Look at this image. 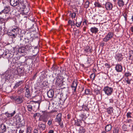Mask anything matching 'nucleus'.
<instances>
[{
    "mask_svg": "<svg viewBox=\"0 0 133 133\" xmlns=\"http://www.w3.org/2000/svg\"><path fill=\"white\" fill-rule=\"evenodd\" d=\"M119 131V129L118 127H115L113 130V133H118Z\"/></svg>",
    "mask_w": 133,
    "mask_h": 133,
    "instance_id": "36",
    "label": "nucleus"
},
{
    "mask_svg": "<svg viewBox=\"0 0 133 133\" xmlns=\"http://www.w3.org/2000/svg\"><path fill=\"white\" fill-rule=\"evenodd\" d=\"M78 0H70V2L75 3L76 2H77Z\"/></svg>",
    "mask_w": 133,
    "mask_h": 133,
    "instance_id": "61",
    "label": "nucleus"
},
{
    "mask_svg": "<svg viewBox=\"0 0 133 133\" xmlns=\"http://www.w3.org/2000/svg\"><path fill=\"white\" fill-rule=\"evenodd\" d=\"M45 124L41 123L38 124V127L37 129L39 130L40 133H41L43 131L45 130Z\"/></svg>",
    "mask_w": 133,
    "mask_h": 133,
    "instance_id": "9",
    "label": "nucleus"
},
{
    "mask_svg": "<svg viewBox=\"0 0 133 133\" xmlns=\"http://www.w3.org/2000/svg\"><path fill=\"white\" fill-rule=\"evenodd\" d=\"M113 110L112 107H109L107 109V112L108 114H110L113 112Z\"/></svg>",
    "mask_w": 133,
    "mask_h": 133,
    "instance_id": "29",
    "label": "nucleus"
},
{
    "mask_svg": "<svg viewBox=\"0 0 133 133\" xmlns=\"http://www.w3.org/2000/svg\"><path fill=\"white\" fill-rule=\"evenodd\" d=\"M48 96L49 98L53 97L54 95V91L52 90H50L47 92Z\"/></svg>",
    "mask_w": 133,
    "mask_h": 133,
    "instance_id": "18",
    "label": "nucleus"
},
{
    "mask_svg": "<svg viewBox=\"0 0 133 133\" xmlns=\"http://www.w3.org/2000/svg\"><path fill=\"white\" fill-rule=\"evenodd\" d=\"M26 51V48L24 47H22L19 48L17 51V53H22Z\"/></svg>",
    "mask_w": 133,
    "mask_h": 133,
    "instance_id": "21",
    "label": "nucleus"
},
{
    "mask_svg": "<svg viewBox=\"0 0 133 133\" xmlns=\"http://www.w3.org/2000/svg\"><path fill=\"white\" fill-rule=\"evenodd\" d=\"M9 49L10 51L12 52V53H13L14 52V47H12L11 46V45L10 46H9Z\"/></svg>",
    "mask_w": 133,
    "mask_h": 133,
    "instance_id": "54",
    "label": "nucleus"
},
{
    "mask_svg": "<svg viewBox=\"0 0 133 133\" xmlns=\"http://www.w3.org/2000/svg\"><path fill=\"white\" fill-rule=\"evenodd\" d=\"M8 8L6 7L3 10V13L5 14H8Z\"/></svg>",
    "mask_w": 133,
    "mask_h": 133,
    "instance_id": "48",
    "label": "nucleus"
},
{
    "mask_svg": "<svg viewBox=\"0 0 133 133\" xmlns=\"http://www.w3.org/2000/svg\"><path fill=\"white\" fill-rule=\"evenodd\" d=\"M114 36V33L112 32H109L103 39V40L105 42H107L111 39Z\"/></svg>",
    "mask_w": 133,
    "mask_h": 133,
    "instance_id": "6",
    "label": "nucleus"
},
{
    "mask_svg": "<svg viewBox=\"0 0 133 133\" xmlns=\"http://www.w3.org/2000/svg\"><path fill=\"white\" fill-rule=\"evenodd\" d=\"M18 3L16 6L18 9L21 10L25 8L26 5L24 3V2L23 0H19L18 1Z\"/></svg>",
    "mask_w": 133,
    "mask_h": 133,
    "instance_id": "7",
    "label": "nucleus"
},
{
    "mask_svg": "<svg viewBox=\"0 0 133 133\" xmlns=\"http://www.w3.org/2000/svg\"><path fill=\"white\" fill-rule=\"evenodd\" d=\"M41 115L40 113H36L35 114L33 115V117L34 118H35L37 116L39 117Z\"/></svg>",
    "mask_w": 133,
    "mask_h": 133,
    "instance_id": "51",
    "label": "nucleus"
},
{
    "mask_svg": "<svg viewBox=\"0 0 133 133\" xmlns=\"http://www.w3.org/2000/svg\"><path fill=\"white\" fill-rule=\"evenodd\" d=\"M76 22L75 23V25H76L77 27H79L81 25L82 22V21L77 22V21L76 20Z\"/></svg>",
    "mask_w": 133,
    "mask_h": 133,
    "instance_id": "39",
    "label": "nucleus"
},
{
    "mask_svg": "<svg viewBox=\"0 0 133 133\" xmlns=\"http://www.w3.org/2000/svg\"><path fill=\"white\" fill-rule=\"evenodd\" d=\"M77 84L76 82H75V80L73 81L72 85L71 86L72 90H74L73 91V93L74 94V92H76V89Z\"/></svg>",
    "mask_w": 133,
    "mask_h": 133,
    "instance_id": "11",
    "label": "nucleus"
},
{
    "mask_svg": "<svg viewBox=\"0 0 133 133\" xmlns=\"http://www.w3.org/2000/svg\"><path fill=\"white\" fill-rule=\"evenodd\" d=\"M17 60L16 58H14L12 59V62H13V63H17Z\"/></svg>",
    "mask_w": 133,
    "mask_h": 133,
    "instance_id": "60",
    "label": "nucleus"
},
{
    "mask_svg": "<svg viewBox=\"0 0 133 133\" xmlns=\"http://www.w3.org/2000/svg\"><path fill=\"white\" fill-rule=\"evenodd\" d=\"M60 78L58 76L57 77H56V83L58 84L60 83L61 82H60Z\"/></svg>",
    "mask_w": 133,
    "mask_h": 133,
    "instance_id": "43",
    "label": "nucleus"
},
{
    "mask_svg": "<svg viewBox=\"0 0 133 133\" xmlns=\"http://www.w3.org/2000/svg\"><path fill=\"white\" fill-rule=\"evenodd\" d=\"M90 3V2L88 1H87L85 2L84 5V7L87 9L89 7V5Z\"/></svg>",
    "mask_w": 133,
    "mask_h": 133,
    "instance_id": "35",
    "label": "nucleus"
},
{
    "mask_svg": "<svg viewBox=\"0 0 133 133\" xmlns=\"http://www.w3.org/2000/svg\"><path fill=\"white\" fill-rule=\"evenodd\" d=\"M68 25H70L72 26L75 25V23L74 21H72L70 20H69L68 22Z\"/></svg>",
    "mask_w": 133,
    "mask_h": 133,
    "instance_id": "31",
    "label": "nucleus"
},
{
    "mask_svg": "<svg viewBox=\"0 0 133 133\" xmlns=\"http://www.w3.org/2000/svg\"><path fill=\"white\" fill-rule=\"evenodd\" d=\"M85 130L83 128H80L79 130V133H84L85 132Z\"/></svg>",
    "mask_w": 133,
    "mask_h": 133,
    "instance_id": "42",
    "label": "nucleus"
},
{
    "mask_svg": "<svg viewBox=\"0 0 133 133\" xmlns=\"http://www.w3.org/2000/svg\"><path fill=\"white\" fill-rule=\"evenodd\" d=\"M24 89L23 88H21L20 89L18 90L17 91L18 94H20L22 92H24Z\"/></svg>",
    "mask_w": 133,
    "mask_h": 133,
    "instance_id": "41",
    "label": "nucleus"
},
{
    "mask_svg": "<svg viewBox=\"0 0 133 133\" xmlns=\"http://www.w3.org/2000/svg\"><path fill=\"white\" fill-rule=\"evenodd\" d=\"M8 121L5 120L0 127V133H4L6 131V127H8Z\"/></svg>",
    "mask_w": 133,
    "mask_h": 133,
    "instance_id": "4",
    "label": "nucleus"
},
{
    "mask_svg": "<svg viewBox=\"0 0 133 133\" xmlns=\"http://www.w3.org/2000/svg\"><path fill=\"white\" fill-rule=\"evenodd\" d=\"M115 58L118 61L120 62L123 59V57H122V54L120 53L116 55Z\"/></svg>",
    "mask_w": 133,
    "mask_h": 133,
    "instance_id": "15",
    "label": "nucleus"
},
{
    "mask_svg": "<svg viewBox=\"0 0 133 133\" xmlns=\"http://www.w3.org/2000/svg\"><path fill=\"white\" fill-rule=\"evenodd\" d=\"M24 88L26 91V92L25 93V96L26 97L29 98L30 96V91L29 88L28 87H26V86H25V87Z\"/></svg>",
    "mask_w": 133,
    "mask_h": 133,
    "instance_id": "14",
    "label": "nucleus"
},
{
    "mask_svg": "<svg viewBox=\"0 0 133 133\" xmlns=\"http://www.w3.org/2000/svg\"><path fill=\"white\" fill-rule=\"evenodd\" d=\"M81 122V121L80 120L78 121L77 120L75 121V125H76L77 126H80V123Z\"/></svg>",
    "mask_w": 133,
    "mask_h": 133,
    "instance_id": "38",
    "label": "nucleus"
},
{
    "mask_svg": "<svg viewBox=\"0 0 133 133\" xmlns=\"http://www.w3.org/2000/svg\"><path fill=\"white\" fill-rule=\"evenodd\" d=\"M131 73H130L129 72H125L124 74V75L125 76L128 77V76H131Z\"/></svg>",
    "mask_w": 133,
    "mask_h": 133,
    "instance_id": "52",
    "label": "nucleus"
},
{
    "mask_svg": "<svg viewBox=\"0 0 133 133\" xmlns=\"http://www.w3.org/2000/svg\"><path fill=\"white\" fill-rule=\"evenodd\" d=\"M14 120L12 118H9V128H11V127H14L15 128V127L13 125V124L14 123Z\"/></svg>",
    "mask_w": 133,
    "mask_h": 133,
    "instance_id": "16",
    "label": "nucleus"
},
{
    "mask_svg": "<svg viewBox=\"0 0 133 133\" xmlns=\"http://www.w3.org/2000/svg\"><path fill=\"white\" fill-rule=\"evenodd\" d=\"M84 52L85 54H88L91 53L92 51V48L90 47L89 46L87 45L84 48Z\"/></svg>",
    "mask_w": 133,
    "mask_h": 133,
    "instance_id": "10",
    "label": "nucleus"
},
{
    "mask_svg": "<svg viewBox=\"0 0 133 133\" xmlns=\"http://www.w3.org/2000/svg\"><path fill=\"white\" fill-rule=\"evenodd\" d=\"M15 118L16 120V122L17 123L21 122V119L20 117L18 115H16L15 116Z\"/></svg>",
    "mask_w": 133,
    "mask_h": 133,
    "instance_id": "33",
    "label": "nucleus"
},
{
    "mask_svg": "<svg viewBox=\"0 0 133 133\" xmlns=\"http://www.w3.org/2000/svg\"><path fill=\"white\" fill-rule=\"evenodd\" d=\"M117 4L120 7H122L124 5V2L123 0H118Z\"/></svg>",
    "mask_w": 133,
    "mask_h": 133,
    "instance_id": "23",
    "label": "nucleus"
},
{
    "mask_svg": "<svg viewBox=\"0 0 133 133\" xmlns=\"http://www.w3.org/2000/svg\"><path fill=\"white\" fill-rule=\"evenodd\" d=\"M125 81L128 84H130L131 83L130 81H131V79H129V78L127 77V78L125 79Z\"/></svg>",
    "mask_w": 133,
    "mask_h": 133,
    "instance_id": "55",
    "label": "nucleus"
},
{
    "mask_svg": "<svg viewBox=\"0 0 133 133\" xmlns=\"http://www.w3.org/2000/svg\"><path fill=\"white\" fill-rule=\"evenodd\" d=\"M76 16V13L75 12L72 13L71 14V17L72 18H74Z\"/></svg>",
    "mask_w": 133,
    "mask_h": 133,
    "instance_id": "58",
    "label": "nucleus"
},
{
    "mask_svg": "<svg viewBox=\"0 0 133 133\" xmlns=\"http://www.w3.org/2000/svg\"><path fill=\"white\" fill-rule=\"evenodd\" d=\"M16 97V96L15 95H13L12 96H10V97L12 100L11 101H15Z\"/></svg>",
    "mask_w": 133,
    "mask_h": 133,
    "instance_id": "40",
    "label": "nucleus"
},
{
    "mask_svg": "<svg viewBox=\"0 0 133 133\" xmlns=\"http://www.w3.org/2000/svg\"><path fill=\"white\" fill-rule=\"evenodd\" d=\"M17 72H18V73L21 74L23 72V70H22V69H21L20 68H18Z\"/></svg>",
    "mask_w": 133,
    "mask_h": 133,
    "instance_id": "47",
    "label": "nucleus"
},
{
    "mask_svg": "<svg viewBox=\"0 0 133 133\" xmlns=\"http://www.w3.org/2000/svg\"><path fill=\"white\" fill-rule=\"evenodd\" d=\"M18 29L16 26L11 27L9 29V36L11 37V38H15L16 35H17Z\"/></svg>",
    "mask_w": 133,
    "mask_h": 133,
    "instance_id": "1",
    "label": "nucleus"
},
{
    "mask_svg": "<svg viewBox=\"0 0 133 133\" xmlns=\"http://www.w3.org/2000/svg\"><path fill=\"white\" fill-rule=\"evenodd\" d=\"M126 125H124L123 126V129L124 131H126L127 130V128H126Z\"/></svg>",
    "mask_w": 133,
    "mask_h": 133,
    "instance_id": "63",
    "label": "nucleus"
},
{
    "mask_svg": "<svg viewBox=\"0 0 133 133\" xmlns=\"http://www.w3.org/2000/svg\"><path fill=\"white\" fill-rule=\"evenodd\" d=\"M123 15L124 17L125 20V21H127V14L126 12H125L123 14Z\"/></svg>",
    "mask_w": 133,
    "mask_h": 133,
    "instance_id": "53",
    "label": "nucleus"
},
{
    "mask_svg": "<svg viewBox=\"0 0 133 133\" xmlns=\"http://www.w3.org/2000/svg\"><path fill=\"white\" fill-rule=\"evenodd\" d=\"M4 21V19L3 18L0 17V23H2Z\"/></svg>",
    "mask_w": 133,
    "mask_h": 133,
    "instance_id": "64",
    "label": "nucleus"
},
{
    "mask_svg": "<svg viewBox=\"0 0 133 133\" xmlns=\"http://www.w3.org/2000/svg\"><path fill=\"white\" fill-rule=\"evenodd\" d=\"M89 115V114H81L79 115V117L81 120H82L83 121H84L88 116Z\"/></svg>",
    "mask_w": 133,
    "mask_h": 133,
    "instance_id": "13",
    "label": "nucleus"
},
{
    "mask_svg": "<svg viewBox=\"0 0 133 133\" xmlns=\"http://www.w3.org/2000/svg\"><path fill=\"white\" fill-rule=\"evenodd\" d=\"M62 114H58L56 116L55 119V121L58 123H60L61 121Z\"/></svg>",
    "mask_w": 133,
    "mask_h": 133,
    "instance_id": "20",
    "label": "nucleus"
},
{
    "mask_svg": "<svg viewBox=\"0 0 133 133\" xmlns=\"http://www.w3.org/2000/svg\"><path fill=\"white\" fill-rule=\"evenodd\" d=\"M24 82L23 81H21L17 82L15 83V85L14 87V88H15L21 86V84L23 83Z\"/></svg>",
    "mask_w": 133,
    "mask_h": 133,
    "instance_id": "26",
    "label": "nucleus"
},
{
    "mask_svg": "<svg viewBox=\"0 0 133 133\" xmlns=\"http://www.w3.org/2000/svg\"><path fill=\"white\" fill-rule=\"evenodd\" d=\"M30 102L31 103H32L34 102V103H32L34 108V109L33 110H37L39 109L40 104V103L39 101H30Z\"/></svg>",
    "mask_w": 133,
    "mask_h": 133,
    "instance_id": "8",
    "label": "nucleus"
},
{
    "mask_svg": "<svg viewBox=\"0 0 133 133\" xmlns=\"http://www.w3.org/2000/svg\"><path fill=\"white\" fill-rule=\"evenodd\" d=\"M15 113L16 111L15 110L13 112H11L10 113H9V118L10 117L13 116Z\"/></svg>",
    "mask_w": 133,
    "mask_h": 133,
    "instance_id": "44",
    "label": "nucleus"
},
{
    "mask_svg": "<svg viewBox=\"0 0 133 133\" xmlns=\"http://www.w3.org/2000/svg\"><path fill=\"white\" fill-rule=\"evenodd\" d=\"M115 69L116 71L118 72H120L122 71V66L120 64H117L116 65Z\"/></svg>",
    "mask_w": 133,
    "mask_h": 133,
    "instance_id": "19",
    "label": "nucleus"
},
{
    "mask_svg": "<svg viewBox=\"0 0 133 133\" xmlns=\"http://www.w3.org/2000/svg\"><path fill=\"white\" fill-rule=\"evenodd\" d=\"M24 124H19L17 126V128H21L22 127H23V126H24Z\"/></svg>",
    "mask_w": 133,
    "mask_h": 133,
    "instance_id": "57",
    "label": "nucleus"
},
{
    "mask_svg": "<svg viewBox=\"0 0 133 133\" xmlns=\"http://www.w3.org/2000/svg\"><path fill=\"white\" fill-rule=\"evenodd\" d=\"M95 74L94 73L92 74L90 76V78L94 80L95 79Z\"/></svg>",
    "mask_w": 133,
    "mask_h": 133,
    "instance_id": "45",
    "label": "nucleus"
},
{
    "mask_svg": "<svg viewBox=\"0 0 133 133\" xmlns=\"http://www.w3.org/2000/svg\"><path fill=\"white\" fill-rule=\"evenodd\" d=\"M3 76L6 81L8 82V71L7 70L5 71L3 74Z\"/></svg>",
    "mask_w": 133,
    "mask_h": 133,
    "instance_id": "28",
    "label": "nucleus"
},
{
    "mask_svg": "<svg viewBox=\"0 0 133 133\" xmlns=\"http://www.w3.org/2000/svg\"><path fill=\"white\" fill-rule=\"evenodd\" d=\"M106 95L108 96L111 95L113 93V90L112 88L107 86L104 87L103 90Z\"/></svg>",
    "mask_w": 133,
    "mask_h": 133,
    "instance_id": "3",
    "label": "nucleus"
},
{
    "mask_svg": "<svg viewBox=\"0 0 133 133\" xmlns=\"http://www.w3.org/2000/svg\"><path fill=\"white\" fill-rule=\"evenodd\" d=\"M105 8L106 9L108 10H110L112 9L113 7V5L110 2H107L106 3Z\"/></svg>",
    "mask_w": 133,
    "mask_h": 133,
    "instance_id": "12",
    "label": "nucleus"
},
{
    "mask_svg": "<svg viewBox=\"0 0 133 133\" xmlns=\"http://www.w3.org/2000/svg\"><path fill=\"white\" fill-rule=\"evenodd\" d=\"M94 5L96 7H97L98 8L102 7V6L98 1L95 2L94 3Z\"/></svg>",
    "mask_w": 133,
    "mask_h": 133,
    "instance_id": "34",
    "label": "nucleus"
},
{
    "mask_svg": "<svg viewBox=\"0 0 133 133\" xmlns=\"http://www.w3.org/2000/svg\"><path fill=\"white\" fill-rule=\"evenodd\" d=\"M24 40H23L22 44L27 47L28 49L29 50L32 48V46L31 44L29 43V40L28 37H26L24 38Z\"/></svg>",
    "mask_w": 133,
    "mask_h": 133,
    "instance_id": "5",
    "label": "nucleus"
},
{
    "mask_svg": "<svg viewBox=\"0 0 133 133\" xmlns=\"http://www.w3.org/2000/svg\"><path fill=\"white\" fill-rule=\"evenodd\" d=\"M32 128L30 127H28L26 129V133H31L32 130Z\"/></svg>",
    "mask_w": 133,
    "mask_h": 133,
    "instance_id": "37",
    "label": "nucleus"
},
{
    "mask_svg": "<svg viewBox=\"0 0 133 133\" xmlns=\"http://www.w3.org/2000/svg\"><path fill=\"white\" fill-rule=\"evenodd\" d=\"M112 125L110 124H107L105 127V130L106 132H108L110 131L112 128Z\"/></svg>",
    "mask_w": 133,
    "mask_h": 133,
    "instance_id": "25",
    "label": "nucleus"
},
{
    "mask_svg": "<svg viewBox=\"0 0 133 133\" xmlns=\"http://www.w3.org/2000/svg\"><path fill=\"white\" fill-rule=\"evenodd\" d=\"M16 102L18 104H20L22 103V99L20 97H16L15 100Z\"/></svg>",
    "mask_w": 133,
    "mask_h": 133,
    "instance_id": "27",
    "label": "nucleus"
},
{
    "mask_svg": "<svg viewBox=\"0 0 133 133\" xmlns=\"http://www.w3.org/2000/svg\"><path fill=\"white\" fill-rule=\"evenodd\" d=\"M91 92L90 89H86L85 90V93L87 94H90Z\"/></svg>",
    "mask_w": 133,
    "mask_h": 133,
    "instance_id": "46",
    "label": "nucleus"
},
{
    "mask_svg": "<svg viewBox=\"0 0 133 133\" xmlns=\"http://www.w3.org/2000/svg\"><path fill=\"white\" fill-rule=\"evenodd\" d=\"M7 54H6V53H5V54L4 53L3 54V56L4 58H6L7 59H8V57H5V56L7 55Z\"/></svg>",
    "mask_w": 133,
    "mask_h": 133,
    "instance_id": "62",
    "label": "nucleus"
},
{
    "mask_svg": "<svg viewBox=\"0 0 133 133\" xmlns=\"http://www.w3.org/2000/svg\"><path fill=\"white\" fill-rule=\"evenodd\" d=\"M132 114V113L130 112H128L127 113V116L128 118H131L132 117L131 116V115Z\"/></svg>",
    "mask_w": 133,
    "mask_h": 133,
    "instance_id": "50",
    "label": "nucleus"
},
{
    "mask_svg": "<svg viewBox=\"0 0 133 133\" xmlns=\"http://www.w3.org/2000/svg\"><path fill=\"white\" fill-rule=\"evenodd\" d=\"M19 0H10V3L11 6H16L18 3Z\"/></svg>",
    "mask_w": 133,
    "mask_h": 133,
    "instance_id": "17",
    "label": "nucleus"
},
{
    "mask_svg": "<svg viewBox=\"0 0 133 133\" xmlns=\"http://www.w3.org/2000/svg\"><path fill=\"white\" fill-rule=\"evenodd\" d=\"M42 112L43 114L40 116L39 120L46 123L48 120L47 112L46 111H42Z\"/></svg>",
    "mask_w": 133,
    "mask_h": 133,
    "instance_id": "2",
    "label": "nucleus"
},
{
    "mask_svg": "<svg viewBox=\"0 0 133 133\" xmlns=\"http://www.w3.org/2000/svg\"><path fill=\"white\" fill-rule=\"evenodd\" d=\"M14 127H11L10 129V131L9 133H16V132L17 130H15Z\"/></svg>",
    "mask_w": 133,
    "mask_h": 133,
    "instance_id": "32",
    "label": "nucleus"
},
{
    "mask_svg": "<svg viewBox=\"0 0 133 133\" xmlns=\"http://www.w3.org/2000/svg\"><path fill=\"white\" fill-rule=\"evenodd\" d=\"M90 30L92 33L95 34H96L98 31V29L95 27L91 28Z\"/></svg>",
    "mask_w": 133,
    "mask_h": 133,
    "instance_id": "24",
    "label": "nucleus"
},
{
    "mask_svg": "<svg viewBox=\"0 0 133 133\" xmlns=\"http://www.w3.org/2000/svg\"><path fill=\"white\" fill-rule=\"evenodd\" d=\"M27 108H28V110L29 112H31L32 110H34L33 108L32 105L29 104L28 105H27Z\"/></svg>",
    "mask_w": 133,
    "mask_h": 133,
    "instance_id": "30",
    "label": "nucleus"
},
{
    "mask_svg": "<svg viewBox=\"0 0 133 133\" xmlns=\"http://www.w3.org/2000/svg\"><path fill=\"white\" fill-rule=\"evenodd\" d=\"M95 94L97 95L99 94V91L97 89H95L94 90Z\"/></svg>",
    "mask_w": 133,
    "mask_h": 133,
    "instance_id": "49",
    "label": "nucleus"
},
{
    "mask_svg": "<svg viewBox=\"0 0 133 133\" xmlns=\"http://www.w3.org/2000/svg\"><path fill=\"white\" fill-rule=\"evenodd\" d=\"M132 120L130 119H127L126 121V123H131L132 122Z\"/></svg>",
    "mask_w": 133,
    "mask_h": 133,
    "instance_id": "59",
    "label": "nucleus"
},
{
    "mask_svg": "<svg viewBox=\"0 0 133 133\" xmlns=\"http://www.w3.org/2000/svg\"><path fill=\"white\" fill-rule=\"evenodd\" d=\"M129 55V62L131 63L133 60V51H130Z\"/></svg>",
    "mask_w": 133,
    "mask_h": 133,
    "instance_id": "22",
    "label": "nucleus"
},
{
    "mask_svg": "<svg viewBox=\"0 0 133 133\" xmlns=\"http://www.w3.org/2000/svg\"><path fill=\"white\" fill-rule=\"evenodd\" d=\"M82 108H84V109L87 111L89 110V109L87 107V105L86 106V105H83V106Z\"/></svg>",
    "mask_w": 133,
    "mask_h": 133,
    "instance_id": "56",
    "label": "nucleus"
}]
</instances>
